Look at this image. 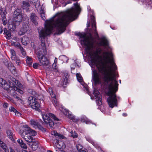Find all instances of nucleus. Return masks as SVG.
I'll return each mask as SVG.
<instances>
[{"instance_id": "1", "label": "nucleus", "mask_w": 152, "mask_h": 152, "mask_svg": "<svg viewBox=\"0 0 152 152\" xmlns=\"http://www.w3.org/2000/svg\"><path fill=\"white\" fill-rule=\"evenodd\" d=\"M88 43H87L86 51L90 57L91 63L96 66L98 71V72L96 70L93 71L92 79L96 84L99 83L101 79L103 80L104 85L108 89L107 94L109 97L107 101L109 107L112 108L114 106L117 107L118 102L115 92L118 90V84L115 79L117 67L114 62L113 53L109 51L110 48L108 41L103 37L99 43V45L104 46L107 51L103 53L106 65L102 61L101 56H99L102 52L101 49L96 48L94 45V41L89 44Z\"/></svg>"}, {"instance_id": "2", "label": "nucleus", "mask_w": 152, "mask_h": 152, "mask_svg": "<svg viewBox=\"0 0 152 152\" xmlns=\"http://www.w3.org/2000/svg\"><path fill=\"white\" fill-rule=\"evenodd\" d=\"M75 8H72L64 13L57 14L54 16L55 19L52 18L45 21V28L39 31L41 44L37 49V57L41 66L46 70L50 69V62L46 57V50L44 39L46 37L50 34L54 28H56L60 34L63 32L66 29V27L69 23L75 19L77 13L81 11L79 4H74Z\"/></svg>"}, {"instance_id": "3", "label": "nucleus", "mask_w": 152, "mask_h": 152, "mask_svg": "<svg viewBox=\"0 0 152 152\" xmlns=\"http://www.w3.org/2000/svg\"><path fill=\"white\" fill-rule=\"evenodd\" d=\"M14 16L11 23L9 25V27L14 31L16 27L18 26L22 20V15L21 14V10L17 9L14 12Z\"/></svg>"}, {"instance_id": "4", "label": "nucleus", "mask_w": 152, "mask_h": 152, "mask_svg": "<svg viewBox=\"0 0 152 152\" xmlns=\"http://www.w3.org/2000/svg\"><path fill=\"white\" fill-rule=\"evenodd\" d=\"M0 84L1 86L3 88L8 91L10 92L13 90L16 91L20 94H22L23 93V91L19 89L12 82L9 81V84H8L5 80L1 78H0Z\"/></svg>"}, {"instance_id": "5", "label": "nucleus", "mask_w": 152, "mask_h": 152, "mask_svg": "<svg viewBox=\"0 0 152 152\" xmlns=\"http://www.w3.org/2000/svg\"><path fill=\"white\" fill-rule=\"evenodd\" d=\"M42 117L45 124L47 127L49 126L51 128H53L54 124L51 118L54 120H58V119L55 115L51 113L42 114Z\"/></svg>"}, {"instance_id": "6", "label": "nucleus", "mask_w": 152, "mask_h": 152, "mask_svg": "<svg viewBox=\"0 0 152 152\" xmlns=\"http://www.w3.org/2000/svg\"><path fill=\"white\" fill-rule=\"evenodd\" d=\"M77 35L80 38H83V39L81 40V42L82 45H83L86 47H87V42L89 44L92 41L94 40V39L91 33L87 36H86L85 34L83 33H79Z\"/></svg>"}, {"instance_id": "7", "label": "nucleus", "mask_w": 152, "mask_h": 152, "mask_svg": "<svg viewBox=\"0 0 152 152\" xmlns=\"http://www.w3.org/2000/svg\"><path fill=\"white\" fill-rule=\"evenodd\" d=\"M28 102L31 108L37 110L40 108V104L35 98L30 96L28 99Z\"/></svg>"}, {"instance_id": "8", "label": "nucleus", "mask_w": 152, "mask_h": 152, "mask_svg": "<svg viewBox=\"0 0 152 152\" xmlns=\"http://www.w3.org/2000/svg\"><path fill=\"white\" fill-rule=\"evenodd\" d=\"M19 133L22 137L27 142L28 144L30 142H31L33 140V137L30 135H28V133L25 131L24 129L20 130L19 131Z\"/></svg>"}, {"instance_id": "9", "label": "nucleus", "mask_w": 152, "mask_h": 152, "mask_svg": "<svg viewBox=\"0 0 152 152\" xmlns=\"http://www.w3.org/2000/svg\"><path fill=\"white\" fill-rule=\"evenodd\" d=\"M94 94L96 97V101L97 104L99 105L102 104L101 95L100 94L99 92L96 89H94Z\"/></svg>"}, {"instance_id": "10", "label": "nucleus", "mask_w": 152, "mask_h": 152, "mask_svg": "<svg viewBox=\"0 0 152 152\" xmlns=\"http://www.w3.org/2000/svg\"><path fill=\"white\" fill-rule=\"evenodd\" d=\"M30 124L31 125L35 128H38L43 132L46 131V129L40 125L38 122L33 119L30 121Z\"/></svg>"}, {"instance_id": "11", "label": "nucleus", "mask_w": 152, "mask_h": 152, "mask_svg": "<svg viewBox=\"0 0 152 152\" xmlns=\"http://www.w3.org/2000/svg\"><path fill=\"white\" fill-rule=\"evenodd\" d=\"M10 51L11 54V58L12 61H15L18 65H19L20 61L18 57L16 56L15 51L13 49H11Z\"/></svg>"}, {"instance_id": "12", "label": "nucleus", "mask_w": 152, "mask_h": 152, "mask_svg": "<svg viewBox=\"0 0 152 152\" xmlns=\"http://www.w3.org/2000/svg\"><path fill=\"white\" fill-rule=\"evenodd\" d=\"M48 92L49 93L51 97L52 98V102L54 105L57 106L58 104L56 98V96L53 90L51 88H50L48 89Z\"/></svg>"}, {"instance_id": "13", "label": "nucleus", "mask_w": 152, "mask_h": 152, "mask_svg": "<svg viewBox=\"0 0 152 152\" xmlns=\"http://www.w3.org/2000/svg\"><path fill=\"white\" fill-rule=\"evenodd\" d=\"M23 129H24L25 131H26L30 135L35 136L37 134V132L31 129L27 125H24L22 127Z\"/></svg>"}, {"instance_id": "14", "label": "nucleus", "mask_w": 152, "mask_h": 152, "mask_svg": "<svg viewBox=\"0 0 152 152\" xmlns=\"http://www.w3.org/2000/svg\"><path fill=\"white\" fill-rule=\"evenodd\" d=\"M30 19L34 25H38L37 20L38 19V17L35 13H32L31 14Z\"/></svg>"}, {"instance_id": "15", "label": "nucleus", "mask_w": 152, "mask_h": 152, "mask_svg": "<svg viewBox=\"0 0 152 152\" xmlns=\"http://www.w3.org/2000/svg\"><path fill=\"white\" fill-rule=\"evenodd\" d=\"M91 18L92 20L91 23L92 24V28L93 29H94V28H95V32L94 33V34H95V36H96V37H98V35L97 34V32L96 30V24L95 21V17L94 16H92L91 17Z\"/></svg>"}, {"instance_id": "16", "label": "nucleus", "mask_w": 152, "mask_h": 152, "mask_svg": "<svg viewBox=\"0 0 152 152\" xmlns=\"http://www.w3.org/2000/svg\"><path fill=\"white\" fill-rule=\"evenodd\" d=\"M29 26L27 24H24L23 25L22 27L20 29V32H22V34L25 33L28 29Z\"/></svg>"}, {"instance_id": "17", "label": "nucleus", "mask_w": 152, "mask_h": 152, "mask_svg": "<svg viewBox=\"0 0 152 152\" xmlns=\"http://www.w3.org/2000/svg\"><path fill=\"white\" fill-rule=\"evenodd\" d=\"M0 146L1 147L5 152H10L8 148L7 147L6 144L0 139Z\"/></svg>"}, {"instance_id": "18", "label": "nucleus", "mask_w": 152, "mask_h": 152, "mask_svg": "<svg viewBox=\"0 0 152 152\" xmlns=\"http://www.w3.org/2000/svg\"><path fill=\"white\" fill-rule=\"evenodd\" d=\"M17 142L19 144L21 148L25 149H27V147L26 145L23 142L22 140L18 139L17 140Z\"/></svg>"}, {"instance_id": "19", "label": "nucleus", "mask_w": 152, "mask_h": 152, "mask_svg": "<svg viewBox=\"0 0 152 152\" xmlns=\"http://www.w3.org/2000/svg\"><path fill=\"white\" fill-rule=\"evenodd\" d=\"M7 134L8 137L12 141H13L14 139L13 138V134L12 132L10 130H7Z\"/></svg>"}, {"instance_id": "20", "label": "nucleus", "mask_w": 152, "mask_h": 152, "mask_svg": "<svg viewBox=\"0 0 152 152\" xmlns=\"http://www.w3.org/2000/svg\"><path fill=\"white\" fill-rule=\"evenodd\" d=\"M15 90H13L10 92V94L12 95L14 98L18 100H21V99L18 96L17 94H16Z\"/></svg>"}, {"instance_id": "21", "label": "nucleus", "mask_w": 152, "mask_h": 152, "mask_svg": "<svg viewBox=\"0 0 152 152\" xmlns=\"http://www.w3.org/2000/svg\"><path fill=\"white\" fill-rule=\"evenodd\" d=\"M30 6V4L28 2L26 1H23L22 8L23 9H26V10H28Z\"/></svg>"}, {"instance_id": "22", "label": "nucleus", "mask_w": 152, "mask_h": 152, "mask_svg": "<svg viewBox=\"0 0 152 152\" xmlns=\"http://www.w3.org/2000/svg\"><path fill=\"white\" fill-rule=\"evenodd\" d=\"M38 142L37 141L32 142V144L31 145V148L33 150L35 151L38 148Z\"/></svg>"}, {"instance_id": "23", "label": "nucleus", "mask_w": 152, "mask_h": 152, "mask_svg": "<svg viewBox=\"0 0 152 152\" xmlns=\"http://www.w3.org/2000/svg\"><path fill=\"white\" fill-rule=\"evenodd\" d=\"M11 45L12 46H15V47L20 49L22 47L20 45V43L17 42H12Z\"/></svg>"}, {"instance_id": "24", "label": "nucleus", "mask_w": 152, "mask_h": 152, "mask_svg": "<svg viewBox=\"0 0 152 152\" xmlns=\"http://www.w3.org/2000/svg\"><path fill=\"white\" fill-rule=\"evenodd\" d=\"M28 39V37H24L22 38L21 42L23 45H25L27 44Z\"/></svg>"}, {"instance_id": "25", "label": "nucleus", "mask_w": 152, "mask_h": 152, "mask_svg": "<svg viewBox=\"0 0 152 152\" xmlns=\"http://www.w3.org/2000/svg\"><path fill=\"white\" fill-rule=\"evenodd\" d=\"M26 58V61L27 64L28 66H30L32 64V59L31 58L28 56H27Z\"/></svg>"}, {"instance_id": "26", "label": "nucleus", "mask_w": 152, "mask_h": 152, "mask_svg": "<svg viewBox=\"0 0 152 152\" xmlns=\"http://www.w3.org/2000/svg\"><path fill=\"white\" fill-rule=\"evenodd\" d=\"M81 121L83 122H85L86 124H88L91 123V122L85 116H83L81 118Z\"/></svg>"}, {"instance_id": "27", "label": "nucleus", "mask_w": 152, "mask_h": 152, "mask_svg": "<svg viewBox=\"0 0 152 152\" xmlns=\"http://www.w3.org/2000/svg\"><path fill=\"white\" fill-rule=\"evenodd\" d=\"M60 58L64 63H67L69 60L68 58L65 55H62L60 56Z\"/></svg>"}, {"instance_id": "28", "label": "nucleus", "mask_w": 152, "mask_h": 152, "mask_svg": "<svg viewBox=\"0 0 152 152\" xmlns=\"http://www.w3.org/2000/svg\"><path fill=\"white\" fill-rule=\"evenodd\" d=\"M76 76L78 81L80 83L82 82L83 80V78L80 73H77L76 74Z\"/></svg>"}, {"instance_id": "29", "label": "nucleus", "mask_w": 152, "mask_h": 152, "mask_svg": "<svg viewBox=\"0 0 152 152\" xmlns=\"http://www.w3.org/2000/svg\"><path fill=\"white\" fill-rule=\"evenodd\" d=\"M70 133L71 134V136L73 138H75L77 137V134L75 131L73 132V131H72L70 132Z\"/></svg>"}, {"instance_id": "30", "label": "nucleus", "mask_w": 152, "mask_h": 152, "mask_svg": "<svg viewBox=\"0 0 152 152\" xmlns=\"http://www.w3.org/2000/svg\"><path fill=\"white\" fill-rule=\"evenodd\" d=\"M76 148L79 152L81 150L83 149V146L79 144H78L77 145Z\"/></svg>"}, {"instance_id": "31", "label": "nucleus", "mask_w": 152, "mask_h": 152, "mask_svg": "<svg viewBox=\"0 0 152 152\" xmlns=\"http://www.w3.org/2000/svg\"><path fill=\"white\" fill-rule=\"evenodd\" d=\"M5 34L7 35V39H11V33L10 31H8L7 33H5Z\"/></svg>"}, {"instance_id": "32", "label": "nucleus", "mask_w": 152, "mask_h": 152, "mask_svg": "<svg viewBox=\"0 0 152 152\" xmlns=\"http://www.w3.org/2000/svg\"><path fill=\"white\" fill-rule=\"evenodd\" d=\"M64 114L66 115H68V117L70 119L73 120H74V117L73 116H72V115H69L68 111H67L66 112V113H64Z\"/></svg>"}, {"instance_id": "33", "label": "nucleus", "mask_w": 152, "mask_h": 152, "mask_svg": "<svg viewBox=\"0 0 152 152\" xmlns=\"http://www.w3.org/2000/svg\"><path fill=\"white\" fill-rule=\"evenodd\" d=\"M16 85L17 86V88H18V89H20L21 90V89L23 88V86L21 84V83L19 81L18 83V84H17Z\"/></svg>"}, {"instance_id": "34", "label": "nucleus", "mask_w": 152, "mask_h": 152, "mask_svg": "<svg viewBox=\"0 0 152 152\" xmlns=\"http://www.w3.org/2000/svg\"><path fill=\"white\" fill-rule=\"evenodd\" d=\"M9 69L12 73H15V68L13 66L11 68L9 66Z\"/></svg>"}, {"instance_id": "35", "label": "nucleus", "mask_w": 152, "mask_h": 152, "mask_svg": "<svg viewBox=\"0 0 152 152\" xmlns=\"http://www.w3.org/2000/svg\"><path fill=\"white\" fill-rule=\"evenodd\" d=\"M86 140L87 141L91 143L92 144H94V142L93 141V140L91 139V138L89 137H86Z\"/></svg>"}, {"instance_id": "36", "label": "nucleus", "mask_w": 152, "mask_h": 152, "mask_svg": "<svg viewBox=\"0 0 152 152\" xmlns=\"http://www.w3.org/2000/svg\"><path fill=\"white\" fill-rule=\"evenodd\" d=\"M9 110L11 112H13L14 113L16 111V110L13 107H10L9 108Z\"/></svg>"}, {"instance_id": "37", "label": "nucleus", "mask_w": 152, "mask_h": 152, "mask_svg": "<svg viewBox=\"0 0 152 152\" xmlns=\"http://www.w3.org/2000/svg\"><path fill=\"white\" fill-rule=\"evenodd\" d=\"M19 49L20 50L22 55L23 56H25L26 54V52L23 48L22 47Z\"/></svg>"}, {"instance_id": "38", "label": "nucleus", "mask_w": 152, "mask_h": 152, "mask_svg": "<svg viewBox=\"0 0 152 152\" xmlns=\"http://www.w3.org/2000/svg\"><path fill=\"white\" fill-rule=\"evenodd\" d=\"M56 138H58L60 139H64V137L62 134L58 133V135H57Z\"/></svg>"}, {"instance_id": "39", "label": "nucleus", "mask_w": 152, "mask_h": 152, "mask_svg": "<svg viewBox=\"0 0 152 152\" xmlns=\"http://www.w3.org/2000/svg\"><path fill=\"white\" fill-rule=\"evenodd\" d=\"M12 81V83L14 84V83H15V85H16L18 83V82L19 81L16 80L15 79L12 78V79L11 80Z\"/></svg>"}, {"instance_id": "40", "label": "nucleus", "mask_w": 152, "mask_h": 152, "mask_svg": "<svg viewBox=\"0 0 152 152\" xmlns=\"http://www.w3.org/2000/svg\"><path fill=\"white\" fill-rule=\"evenodd\" d=\"M51 134L52 135H54L56 137L57 136V135H58V133L56 131H52L51 132Z\"/></svg>"}, {"instance_id": "41", "label": "nucleus", "mask_w": 152, "mask_h": 152, "mask_svg": "<svg viewBox=\"0 0 152 152\" xmlns=\"http://www.w3.org/2000/svg\"><path fill=\"white\" fill-rule=\"evenodd\" d=\"M39 64H38L37 63H35L33 64V67L35 69H37L38 66H39Z\"/></svg>"}, {"instance_id": "42", "label": "nucleus", "mask_w": 152, "mask_h": 152, "mask_svg": "<svg viewBox=\"0 0 152 152\" xmlns=\"http://www.w3.org/2000/svg\"><path fill=\"white\" fill-rule=\"evenodd\" d=\"M15 115H17L18 116H20L21 115V113L18 111L17 110L15 112Z\"/></svg>"}, {"instance_id": "43", "label": "nucleus", "mask_w": 152, "mask_h": 152, "mask_svg": "<svg viewBox=\"0 0 152 152\" xmlns=\"http://www.w3.org/2000/svg\"><path fill=\"white\" fill-rule=\"evenodd\" d=\"M96 148H100L99 146V145L98 144H97L95 143L94 142V144H92Z\"/></svg>"}, {"instance_id": "44", "label": "nucleus", "mask_w": 152, "mask_h": 152, "mask_svg": "<svg viewBox=\"0 0 152 152\" xmlns=\"http://www.w3.org/2000/svg\"><path fill=\"white\" fill-rule=\"evenodd\" d=\"M56 64L53 63L52 65L53 67L55 69H57V66L56 65Z\"/></svg>"}, {"instance_id": "45", "label": "nucleus", "mask_w": 152, "mask_h": 152, "mask_svg": "<svg viewBox=\"0 0 152 152\" xmlns=\"http://www.w3.org/2000/svg\"><path fill=\"white\" fill-rule=\"evenodd\" d=\"M8 104L7 103H5L3 105V107L4 108H7L8 107Z\"/></svg>"}, {"instance_id": "46", "label": "nucleus", "mask_w": 152, "mask_h": 152, "mask_svg": "<svg viewBox=\"0 0 152 152\" xmlns=\"http://www.w3.org/2000/svg\"><path fill=\"white\" fill-rule=\"evenodd\" d=\"M6 19V18H3V19L2 20H3V24L4 25H5L6 24V21L5 20Z\"/></svg>"}, {"instance_id": "47", "label": "nucleus", "mask_w": 152, "mask_h": 152, "mask_svg": "<svg viewBox=\"0 0 152 152\" xmlns=\"http://www.w3.org/2000/svg\"><path fill=\"white\" fill-rule=\"evenodd\" d=\"M41 16V18L44 20H45V13L44 14H42L40 15Z\"/></svg>"}, {"instance_id": "48", "label": "nucleus", "mask_w": 152, "mask_h": 152, "mask_svg": "<svg viewBox=\"0 0 152 152\" xmlns=\"http://www.w3.org/2000/svg\"><path fill=\"white\" fill-rule=\"evenodd\" d=\"M13 39L16 41H18L19 40V39L17 37H14L13 38Z\"/></svg>"}, {"instance_id": "49", "label": "nucleus", "mask_w": 152, "mask_h": 152, "mask_svg": "<svg viewBox=\"0 0 152 152\" xmlns=\"http://www.w3.org/2000/svg\"><path fill=\"white\" fill-rule=\"evenodd\" d=\"M45 13L44 12V11L42 10H41L40 11L39 14L40 15L42 14Z\"/></svg>"}, {"instance_id": "50", "label": "nucleus", "mask_w": 152, "mask_h": 152, "mask_svg": "<svg viewBox=\"0 0 152 152\" xmlns=\"http://www.w3.org/2000/svg\"><path fill=\"white\" fill-rule=\"evenodd\" d=\"M66 75V76H65V77L64 79V81L66 80V81H67V79H68V74L67 73Z\"/></svg>"}, {"instance_id": "51", "label": "nucleus", "mask_w": 152, "mask_h": 152, "mask_svg": "<svg viewBox=\"0 0 152 152\" xmlns=\"http://www.w3.org/2000/svg\"><path fill=\"white\" fill-rule=\"evenodd\" d=\"M57 61V58H55L54 63L56 64Z\"/></svg>"}, {"instance_id": "52", "label": "nucleus", "mask_w": 152, "mask_h": 152, "mask_svg": "<svg viewBox=\"0 0 152 152\" xmlns=\"http://www.w3.org/2000/svg\"><path fill=\"white\" fill-rule=\"evenodd\" d=\"M4 33H5V34L6 33H7V32L9 31L7 30V29L6 28H4Z\"/></svg>"}, {"instance_id": "53", "label": "nucleus", "mask_w": 152, "mask_h": 152, "mask_svg": "<svg viewBox=\"0 0 152 152\" xmlns=\"http://www.w3.org/2000/svg\"><path fill=\"white\" fill-rule=\"evenodd\" d=\"M10 152H15L14 151L12 148H10Z\"/></svg>"}, {"instance_id": "54", "label": "nucleus", "mask_w": 152, "mask_h": 152, "mask_svg": "<svg viewBox=\"0 0 152 152\" xmlns=\"http://www.w3.org/2000/svg\"><path fill=\"white\" fill-rule=\"evenodd\" d=\"M79 152H88L86 151H85L84 149H83V150H81Z\"/></svg>"}, {"instance_id": "55", "label": "nucleus", "mask_w": 152, "mask_h": 152, "mask_svg": "<svg viewBox=\"0 0 152 152\" xmlns=\"http://www.w3.org/2000/svg\"><path fill=\"white\" fill-rule=\"evenodd\" d=\"M123 115L124 116H126L127 115V114L126 113H123Z\"/></svg>"}, {"instance_id": "56", "label": "nucleus", "mask_w": 152, "mask_h": 152, "mask_svg": "<svg viewBox=\"0 0 152 152\" xmlns=\"http://www.w3.org/2000/svg\"><path fill=\"white\" fill-rule=\"evenodd\" d=\"M2 31H3V30L1 28H0V33H1L2 32Z\"/></svg>"}, {"instance_id": "57", "label": "nucleus", "mask_w": 152, "mask_h": 152, "mask_svg": "<svg viewBox=\"0 0 152 152\" xmlns=\"http://www.w3.org/2000/svg\"><path fill=\"white\" fill-rule=\"evenodd\" d=\"M10 101L13 103H14V101L12 99H10Z\"/></svg>"}, {"instance_id": "58", "label": "nucleus", "mask_w": 152, "mask_h": 152, "mask_svg": "<svg viewBox=\"0 0 152 152\" xmlns=\"http://www.w3.org/2000/svg\"><path fill=\"white\" fill-rule=\"evenodd\" d=\"M22 152H28L26 151L25 150H23Z\"/></svg>"}, {"instance_id": "59", "label": "nucleus", "mask_w": 152, "mask_h": 152, "mask_svg": "<svg viewBox=\"0 0 152 152\" xmlns=\"http://www.w3.org/2000/svg\"><path fill=\"white\" fill-rule=\"evenodd\" d=\"M1 125L0 124V129H1Z\"/></svg>"}, {"instance_id": "60", "label": "nucleus", "mask_w": 152, "mask_h": 152, "mask_svg": "<svg viewBox=\"0 0 152 152\" xmlns=\"http://www.w3.org/2000/svg\"><path fill=\"white\" fill-rule=\"evenodd\" d=\"M47 152H52L51 151H48Z\"/></svg>"}, {"instance_id": "61", "label": "nucleus", "mask_w": 152, "mask_h": 152, "mask_svg": "<svg viewBox=\"0 0 152 152\" xmlns=\"http://www.w3.org/2000/svg\"><path fill=\"white\" fill-rule=\"evenodd\" d=\"M117 98H118V99H120V97H117Z\"/></svg>"}, {"instance_id": "62", "label": "nucleus", "mask_w": 152, "mask_h": 152, "mask_svg": "<svg viewBox=\"0 0 152 152\" xmlns=\"http://www.w3.org/2000/svg\"><path fill=\"white\" fill-rule=\"evenodd\" d=\"M119 82L121 83V80H120Z\"/></svg>"}, {"instance_id": "63", "label": "nucleus", "mask_w": 152, "mask_h": 152, "mask_svg": "<svg viewBox=\"0 0 152 152\" xmlns=\"http://www.w3.org/2000/svg\"><path fill=\"white\" fill-rule=\"evenodd\" d=\"M119 82L121 83V80H120Z\"/></svg>"}, {"instance_id": "64", "label": "nucleus", "mask_w": 152, "mask_h": 152, "mask_svg": "<svg viewBox=\"0 0 152 152\" xmlns=\"http://www.w3.org/2000/svg\"><path fill=\"white\" fill-rule=\"evenodd\" d=\"M30 2H33L32 1H30Z\"/></svg>"}]
</instances>
